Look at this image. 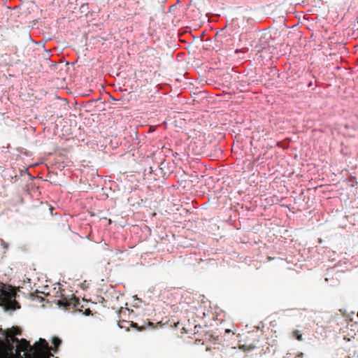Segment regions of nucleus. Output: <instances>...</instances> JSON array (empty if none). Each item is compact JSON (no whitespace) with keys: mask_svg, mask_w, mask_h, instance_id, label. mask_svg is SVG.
Here are the masks:
<instances>
[{"mask_svg":"<svg viewBox=\"0 0 358 358\" xmlns=\"http://www.w3.org/2000/svg\"><path fill=\"white\" fill-rule=\"evenodd\" d=\"M15 294L5 289L3 284L0 283V304H6L13 310L20 308V305L15 300Z\"/></svg>","mask_w":358,"mask_h":358,"instance_id":"f257e3e1","label":"nucleus"},{"mask_svg":"<svg viewBox=\"0 0 358 358\" xmlns=\"http://www.w3.org/2000/svg\"><path fill=\"white\" fill-rule=\"evenodd\" d=\"M59 304L65 307L72 306L76 310H79L80 312H83V314L87 316L92 315V311L90 308H86L85 310H83L82 308H83V306H80L79 299L73 295L69 299L66 298H62L59 301Z\"/></svg>","mask_w":358,"mask_h":358,"instance_id":"f03ea898","label":"nucleus"},{"mask_svg":"<svg viewBox=\"0 0 358 358\" xmlns=\"http://www.w3.org/2000/svg\"><path fill=\"white\" fill-rule=\"evenodd\" d=\"M33 358H38L40 355H47L51 352L52 348H50L48 342L43 339L40 338L38 343L34 344Z\"/></svg>","mask_w":358,"mask_h":358,"instance_id":"7ed1b4c3","label":"nucleus"},{"mask_svg":"<svg viewBox=\"0 0 358 358\" xmlns=\"http://www.w3.org/2000/svg\"><path fill=\"white\" fill-rule=\"evenodd\" d=\"M5 336V345L8 349V350L10 352L11 355V357L13 358L14 357L13 351L14 350V343H17L20 340H19L17 338H16L15 336H13V334H11L10 331H6L4 334Z\"/></svg>","mask_w":358,"mask_h":358,"instance_id":"20e7f679","label":"nucleus"},{"mask_svg":"<svg viewBox=\"0 0 358 358\" xmlns=\"http://www.w3.org/2000/svg\"><path fill=\"white\" fill-rule=\"evenodd\" d=\"M15 351L16 353L19 355H20L21 352L26 351H29L34 353V347L31 346L29 341H27L24 338H22L19 341L16 347Z\"/></svg>","mask_w":358,"mask_h":358,"instance_id":"39448f33","label":"nucleus"},{"mask_svg":"<svg viewBox=\"0 0 358 358\" xmlns=\"http://www.w3.org/2000/svg\"><path fill=\"white\" fill-rule=\"evenodd\" d=\"M52 343L54 345V348H52V350H53L54 352H56L58 350L59 346L62 343V341L59 338H57V337H53L52 339Z\"/></svg>","mask_w":358,"mask_h":358,"instance_id":"423d86ee","label":"nucleus"},{"mask_svg":"<svg viewBox=\"0 0 358 358\" xmlns=\"http://www.w3.org/2000/svg\"><path fill=\"white\" fill-rule=\"evenodd\" d=\"M134 327L135 329H136L138 331H143L146 329V326L143 324H141V325H139L138 323L136 322H129V327Z\"/></svg>","mask_w":358,"mask_h":358,"instance_id":"0eeeda50","label":"nucleus"},{"mask_svg":"<svg viewBox=\"0 0 358 358\" xmlns=\"http://www.w3.org/2000/svg\"><path fill=\"white\" fill-rule=\"evenodd\" d=\"M129 322L130 321H125V320H120L118 321V326L121 329H126L127 330L129 329Z\"/></svg>","mask_w":358,"mask_h":358,"instance_id":"6e6552de","label":"nucleus"},{"mask_svg":"<svg viewBox=\"0 0 358 358\" xmlns=\"http://www.w3.org/2000/svg\"><path fill=\"white\" fill-rule=\"evenodd\" d=\"M292 337L299 341H301L303 340L302 334L299 330H294L292 331Z\"/></svg>","mask_w":358,"mask_h":358,"instance_id":"1a4fd4ad","label":"nucleus"},{"mask_svg":"<svg viewBox=\"0 0 358 358\" xmlns=\"http://www.w3.org/2000/svg\"><path fill=\"white\" fill-rule=\"evenodd\" d=\"M7 331H10L11 334H13V336L21 334V329L17 327H13V329L11 330H8Z\"/></svg>","mask_w":358,"mask_h":358,"instance_id":"9d476101","label":"nucleus"},{"mask_svg":"<svg viewBox=\"0 0 358 358\" xmlns=\"http://www.w3.org/2000/svg\"><path fill=\"white\" fill-rule=\"evenodd\" d=\"M52 357H53V355L51 352H50L45 355L41 354L38 356V358H51Z\"/></svg>","mask_w":358,"mask_h":358,"instance_id":"9b49d317","label":"nucleus"},{"mask_svg":"<svg viewBox=\"0 0 358 358\" xmlns=\"http://www.w3.org/2000/svg\"><path fill=\"white\" fill-rule=\"evenodd\" d=\"M147 326H148V327H151V328H154V327H155V326H154V324H153L152 322H148L147 323Z\"/></svg>","mask_w":358,"mask_h":358,"instance_id":"f8f14e48","label":"nucleus"},{"mask_svg":"<svg viewBox=\"0 0 358 358\" xmlns=\"http://www.w3.org/2000/svg\"><path fill=\"white\" fill-rule=\"evenodd\" d=\"M344 340L346 341H348V342H350L351 341V338H346L345 337L344 338Z\"/></svg>","mask_w":358,"mask_h":358,"instance_id":"ddd939ff","label":"nucleus"},{"mask_svg":"<svg viewBox=\"0 0 358 358\" xmlns=\"http://www.w3.org/2000/svg\"><path fill=\"white\" fill-rule=\"evenodd\" d=\"M229 332H231L230 329H226V333H229Z\"/></svg>","mask_w":358,"mask_h":358,"instance_id":"4468645a","label":"nucleus"},{"mask_svg":"<svg viewBox=\"0 0 358 358\" xmlns=\"http://www.w3.org/2000/svg\"><path fill=\"white\" fill-rule=\"evenodd\" d=\"M192 6L191 2L188 4V8Z\"/></svg>","mask_w":358,"mask_h":358,"instance_id":"2eb2a0df","label":"nucleus"}]
</instances>
